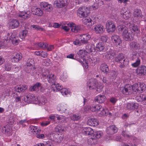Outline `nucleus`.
Masks as SVG:
<instances>
[{"instance_id":"f257e3e1","label":"nucleus","mask_w":146,"mask_h":146,"mask_svg":"<svg viewBox=\"0 0 146 146\" xmlns=\"http://www.w3.org/2000/svg\"><path fill=\"white\" fill-rule=\"evenodd\" d=\"M98 79L91 78L89 79L87 83V88L90 90L96 89L98 92H101L103 88V85L101 82H99Z\"/></svg>"},{"instance_id":"603ef678","label":"nucleus","mask_w":146,"mask_h":146,"mask_svg":"<svg viewBox=\"0 0 146 146\" xmlns=\"http://www.w3.org/2000/svg\"><path fill=\"white\" fill-rule=\"evenodd\" d=\"M36 45L40 48H45L47 47V44L44 42L37 43Z\"/></svg>"},{"instance_id":"473e14b6","label":"nucleus","mask_w":146,"mask_h":146,"mask_svg":"<svg viewBox=\"0 0 146 146\" xmlns=\"http://www.w3.org/2000/svg\"><path fill=\"white\" fill-rule=\"evenodd\" d=\"M100 69L102 72L106 74H107L109 71L108 66L105 63H103L101 64Z\"/></svg>"},{"instance_id":"49530a36","label":"nucleus","mask_w":146,"mask_h":146,"mask_svg":"<svg viewBox=\"0 0 146 146\" xmlns=\"http://www.w3.org/2000/svg\"><path fill=\"white\" fill-rule=\"evenodd\" d=\"M16 38V35L15 33H8L7 35V39H5V40H7L9 39L11 41L12 39H13Z\"/></svg>"},{"instance_id":"680f3d73","label":"nucleus","mask_w":146,"mask_h":146,"mask_svg":"<svg viewBox=\"0 0 146 146\" xmlns=\"http://www.w3.org/2000/svg\"><path fill=\"white\" fill-rule=\"evenodd\" d=\"M129 61L127 59H125L123 60V65L120 66L121 67H123L124 66H126L128 64Z\"/></svg>"},{"instance_id":"aec40b11","label":"nucleus","mask_w":146,"mask_h":146,"mask_svg":"<svg viewBox=\"0 0 146 146\" xmlns=\"http://www.w3.org/2000/svg\"><path fill=\"white\" fill-rule=\"evenodd\" d=\"M88 108L92 111L98 112L102 109V106L100 104H93L88 106Z\"/></svg>"},{"instance_id":"ea45409f","label":"nucleus","mask_w":146,"mask_h":146,"mask_svg":"<svg viewBox=\"0 0 146 146\" xmlns=\"http://www.w3.org/2000/svg\"><path fill=\"white\" fill-rule=\"evenodd\" d=\"M41 89L42 87L41 86V84L40 83H37L35 84L33 86L30 87V90L31 91H38L40 88Z\"/></svg>"},{"instance_id":"e2e57ef3","label":"nucleus","mask_w":146,"mask_h":146,"mask_svg":"<svg viewBox=\"0 0 146 146\" xmlns=\"http://www.w3.org/2000/svg\"><path fill=\"white\" fill-rule=\"evenodd\" d=\"M21 85H19L16 86L15 87V90L18 92H22V88H21Z\"/></svg>"},{"instance_id":"0eeeda50","label":"nucleus","mask_w":146,"mask_h":146,"mask_svg":"<svg viewBox=\"0 0 146 146\" xmlns=\"http://www.w3.org/2000/svg\"><path fill=\"white\" fill-rule=\"evenodd\" d=\"M133 15L134 17V22H139L141 21L145 20V19L143 18V16L142 15V12L140 9H135L133 11Z\"/></svg>"},{"instance_id":"ddd939ff","label":"nucleus","mask_w":146,"mask_h":146,"mask_svg":"<svg viewBox=\"0 0 146 146\" xmlns=\"http://www.w3.org/2000/svg\"><path fill=\"white\" fill-rule=\"evenodd\" d=\"M2 132L7 136L12 135V126L11 125L7 124L5 126L3 127L1 130Z\"/></svg>"},{"instance_id":"0e129e2a","label":"nucleus","mask_w":146,"mask_h":146,"mask_svg":"<svg viewBox=\"0 0 146 146\" xmlns=\"http://www.w3.org/2000/svg\"><path fill=\"white\" fill-rule=\"evenodd\" d=\"M143 94H141L139 96H137L136 97V99L138 102H141L143 101Z\"/></svg>"},{"instance_id":"6ab92c4d","label":"nucleus","mask_w":146,"mask_h":146,"mask_svg":"<svg viewBox=\"0 0 146 146\" xmlns=\"http://www.w3.org/2000/svg\"><path fill=\"white\" fill-rule=\"evenodd\" d=\"M27 100L33 103L36 104L38 99L37 96H35L34 94H29L26 96Z\"/></svg>"},{"instance_id":"9b49d317","label":"nucleus","mask_w":146,"mask_h":146,"mask_svg":"<svg viewBox=\"0 0 146 146\" xmlns=\"http://www.w3.org/2000/svg\"><path fill=\"white\" fill-rule=\"evenodd\" d=\"M93 27V30L96 34H102L105 31L104 28L101 24L96 25L94 26Z\"/></svg>"},{"instance_id":"4be33fe9","label":"nucleus","mask_w":146,"mask_h":146,"mask_svg":"<svg viewBox=\"0 0 146 146\" xmlns=\"http://www.w3.org/2000/svg\"><path fill=\"white\" fill-rule=\"evenodd\" d=\"M32 12L33 15L38 16H41L43 14V12L40 8L36 7H33L32 8Z\"/></svg>"},{"instance_id":"393cba45","label":"nucleus","mask_w":146,"mask_h":146,"mask_svg":"<svg viewBox=\"0 0 146 146\" xmlns=\"http://www.w3.org/2000/svg\"><path fill=\"white\" fill-rule=\"evenodd\" d=\"M82 132L84 135H93L94 131L89 127H84L82 128Z\"/></svg>"},{"instance_id":"2f4dec72","label":"nucleus","mask_w":146,"mask_h":146,"mask_svg":"<svg viewBox=\"0 0 146 146\" xmlns=\"http://www.w3.org/2000/svg\"><path fill=\"white\" fill-rule=\"evenodd\" d=\"M87 123L88 125L93 126H97L99 124L98 120L94 118L88 119L87 121Z\"/></svg>"},{"instance_id":"a878e982","label":"nucleus","mask_w":146,"mask_h":146,"mask_svg":"<svg viewBox=\"0 0 146 146\" xmlns=\"http://www.w3.org/2000/svg\"><path fill=\"white\" fill-rule=\"evenodd\" d=\"M129 28L134 34L138 35L140 33V31L138 27L133 24L130 23L129 25Z\"/></svg>"},{"instance_id":"4c0bfd02","label":"nucleus","mask_w":146,"mask_h":146,"mask_svg":"<svg viewBox=\"0 0 146 146\" xmlns=\"http://www.w3.org/2000/svg\"><path fill=\"white\" fill-rule=\"evenodd\" d=\"M138 85L139 92H143L145 90L146 88V85L144 83H138Z\"/></svg>"},{"instance_id":"8fccbe9b","label":"nucleus","mask_w":146,"mask_h":146,"mask_svg":"<svg viewBox=\"0 0 146 146\" xmlns=\"http://www.w3.org/2000/svg\"><path fill=\"white\" fill-rule=\"evenodd\" d=\"M138 85L137 84H135L131 86L132 90L135 92H139Z\"/></svg>"},{"instance_id":"5701e85b","label":"nucleus","mask_w":146,"mask_h":146,"mask_svg":"<svg viewBox=\"0 0 146 146\" xmlns=\"http://www.w3.org/2000/svg\"><path fill=\"white\" fill-rule=\"evenodd\" d=\"M68 25L70 26L71 28V31L74 33H77L80 31L81 29V26L79 25H76L75 24L73 23H70Z\"/></svg>"},{"instance_id":"a211bd4d","label":"nucleus","mask_w":146,"mask_h":146,"mask_svg":"<svg viewBox=\"0 0 146 146\" xmlns=\"http://www.w3.org/2000/svg\"><path fill=\"white\" fill-rule=\"evenodd\" d=\"M130 46L131 48L134 49H138L139 50L138 53H140V52H144V50L140 48V45L138 43L134 42H132L130 44Z\"/></svg>"},{"instance_id":"79ce46f5","label":"nucleus","mask_w":146,"mask_h":146,"mask_svg":"<svg viewBox=\"0 0 146 146\" xmlns=\"http://www.w3.org/2000/svg\"><path fill=\"white\" fill-rule=\"evenodd\" d=\"M56 117L57 120H58L59 122L62 123L65 122L66 121V118L64 116L62 115H58L56 114Z\"/></svg>"},{"instance_id":"c9c22d12","label":"nucleus","mask_w":146,"mask_h":146,"mask_svg":"<svg viewBox=\"0 0 146 146\" xmlns=\"http://www.w3.org/2000/svg\"><path fill=\"white\" fill-rule=\"evenodd\" d=\"M96 48L98 51H103L105 48L104 44L102 42H99L96 44Z\"/></svg>"},{"instance_id":"c756f323","label":"nucleus","mask_w":146,"mask_h":146,"mask_svg":"<svg viewBox=\"0 0 146 146\" xmlns=\"http://www.w3.org/2000/svg\"><path fill=\"white\" fill-rule=\"evenodd\" d=\"M83 22L89 28L95 24V21H93L90 18H88L83 19Z\"/></svg>"},{"instance_id":"864d4df0","label":"nucleus","mask_w":146,"mask_h":146,"mask_svg":"<svg viewBox=\"0 0 146 146\" xmlns=\"http://www.w3.org/2000/svg\"><path fill=\"white\" fill-rule=\"evenodd\" d=\"M70 23L67 24L66 25H63L62 24L60 25L61 26V28H62L65 31H68L70 29L69 27L70 26L68 25V24Z\"/></svg>"},{"instance_id":"7ed1b4c3","label":"nucleus","mask_w":146,"mask_h":146,"mask_svg":"<svg viewBox=\"0 0 146 146\" xmlns=\"http://www.w3.org/2000/svg\"><path fill=\"white\" fill-rule=\"evenodd\" d=\"M78 37V38L73 42L75 45H80L81 43H87L91 38L90 35L88 33L79 35Z\"/></svg>"},{"instance_id":"4d7b16f0","label":"nucleus","mask_w":146,"mask_h":146,"mask_svg":"<svg viewBox=\"0 0 146 146\" xmlns=\"http://www.w3.org/2000/svg\"><path fill=\"white\" fill-rule=\"evenodd\" d=\"M27 121L26 119L22 120L20 121L19 122H17V124L19 125H21L23 127L25 126L24 123L27 122Z\"/></svg>"},{"instance_id":"f8f14e48","label":"nucleus","mask_w":146,"mask_h":146,"mask_svg":"<svg viewBox=\"0 0 146 146\" xmlns=\"http://www.w3.org/2000/svg\"><path fill=\"white\" fill-rule=\"evenodd\" d=\"M136 73L139 76L146 75V66L141 65L135 70Z\"/></svg>"},{"instance_id":"7c9ffc66","label":"nucleus","mask_w":146,"mask_h":146,"mask_svg":"<svg viewBox=\"0 0 146 146\" xmlns=\"http://www.w3.org/2000/svg\"><path fill=\"white\" fill-rule=\"evenodd\" d=\"M118 130L117 128L114 125H112L108 127L106 130L108 134H113L116 133Z\"/></svg>"},{"instance_id":"f704fd0d","label":"nucleus","mask_w":146,"mask_h":146,"mask_svg":"<svg viewBox=\"0 0 146 146\" xmlns=\"http://www.w3.org/2000/svg\"><path fill=\"white\" fill-rule=\"evenodd\" d=\"M40 5L41 7L48 11H49L51 8L52 9L51 5L45 2L41 3Z\"/></svg>"},{"instance_id":"37998d69","label":"nucleus","mask_w":146,"mask_h":146,"mask_svg":"<svg viewBox=\"0 0 146 146\" xmlns=\"http://www.w3.org/2000/svg\"><path fill=\"white\" fill-rule=\"evenodd\" d=\"M80 118L81 115L78 113L73 114L70 116L71 119L74 121H78Z\"/></svg>"},{"instance_id":"6e6552de","label":"nucleus","mask_w":146,"mask_h":146,"mask_svg":"<svg viewBox=\"0 0 146 146\" xmlns=\"http://www.w3.org/2000/svg\"><path fill=\"white\" fill-rule=\"evenodd\" d=\"M103 134L102 131H98L94 132L92 135L93 138H91L88 140V144L91 145H93L95 143L94 142V139H99L102 136Z\"/></svg>"},{"instance_id":"de8ad7c7","label":"nucleus","mask_w":146,"mask_h":146,"mask_svg":"<svg viewBox=\"0 0 146 146\" xmlns=\"http://www.w3.org/2000/svg\"><path fill=\"white\" fill-rule=\"evenodd\" d=\"M124 58V56L123 54H118L117 56L115 58L114 60L116 62H118L120 61Z\"/></svg>"},{"instance_id":"09e8293b","label":"nucleus","mask_w":146,"mask_h":146,"mask_svg":"<svg viewBox=\"0 0 146 146\" xmlns=\"http://www.w3.org/2000/svg\"><path fill=\"white\" fill-rule=\"evenodd\" d=\"M31 28H33V29L36 30L38 31H43L44 29L40 27V26L35 25H32L31 26Z\"/></svg>"},{"instance_id":"a19ab883","label":"nucleus","mask_w":146,"mask_h":146,"mask_svg":"<svg viewBox=\"0 0 146 146\" xmlns=\"http://www.w3.org/2000/svg\"><path fill=\"white\" fill-rule=\"evenodd\" d=\"M99 112H100L99 113L98 115L100 116H102L107 115L108 111V110L104 109L102 107V109H100Z\"/></svg>"},{"instance_id":"cd10ccee","label":"nucleus","mask_w":146,"mask_h":146,"mask_svg":"<svg viewBox=\"0 0 146 146\" xmlns=\"http://www.w3.org/2000/svg\"><path fill=\"white\" fill-rule=\"evenodd\" d=\"M30 15V12L29 11H21L18 15L19 17L24 20L29 18Z\"/></svg>"},{"instance_id":"5fc2aeb1","label":"nucleus","mask_w":146,"mask_h":146,"mask_svg":"<svg viewBox=\"0 0 146 146\" xmlns=\"http://www.w3.org/2000/svg\"><path fill=\"white\" fill-rule=\"evenodd\" d=\"M69 91L68 89L66 88H63L61 91L62 94L64 96H66L69 93Z\"/></svg>"},{"instance_id":"2eb2a0df","label":"nucleus","mask_w":146,"mask_h":146,"mask_svg":"<svg viewBox=\"0 0 146 146\" xmlns=\"http://www.w3.org/2000/svg\"><path fill=\"white\" fill-rule=\"evenodd\" d=\"M43 74L44 76L47 77L49 82L54 83L55 82L56 78L54 74H51L48 71H46V74Z\"/></svg>"},{"instance_id":"1a4fd4ad","label":"nucleus","mask_w":146,"mask_h":146,"mask_svg":"<svg viewBox=\"0 0 146 146\" xmlns=\"http://www.w3.org/2000/svg\"><path fill=\"white\" fill-rule=\"evenodd\" d=\"M106 28L107 32L112 33L115 31L116 27L112 21H108L106 24Z\"/></svg>"},{"instance_id":"4468645a","label":"nucleus","mask_w":146,"mask_h":146,"mask_svg":"<svg viewBox=\"0 0 146 146\" xmlns=\"http://www.w3.org/2000/svg\"><path fill=\"white\" fill-rule=\"evenodd\" d=\"M111 39L113 43L116 46L120 45L121 44V40L119 36L113 35L111 36Z\"/></svg>"},{"instance_id":"c85d7f7f","label":"nucleus","mask_w":146,"mask_h":146,"mask_svg":"<svg viewBox=\"0 0 146 146\" xmlns=\"http://www.w3.org/2000/svg\"><path fill=\"white\" fill-rule=\"evenodd\" d=\"M9 25L10 28L14 29L18 27L19 25V23L17 20L13 19L11 20L9 22Z\"/></svg>"},{"instance_id":"58836bf2","label":"nucleus","mask_w":146,"mask_h":146,"mask_svg":"<svg viewBox=\"0 0 146 146\" xmlns=\"http://www.w3.org/2000/svg\"><path fill=\"white\" fill-rule=\"evenodd\" d=\"M54 5L55 7L57 8H59L62 6H64L65 5V3H63L62 1L57 0L54 1Z\"/></svg>"},{"instance_id":"052dcab7","label":"nucleus","mask_w":146,"mask_h":146,"mask_svg":"<svg viewBox=\"0 0 146 146\" xmlns=\"http://www.w3.org/2000/svg\"><path fill=\"white\" fill-rule=\"evenodd\" d=\"M11 42L13 44L17 45L18 44L19 42V40L18 39H17V38H16L12 39Z\"/></svg>"},{"instance_id":"9d476101","label":"nucleus","mask_w":146,"mask_h":146,"mask_svg":"<svg viewBox=\"0 0 146 146\" xmlns=\"http://www.w3.org/2000/svg\"><path fill=\"white\" fill-rule=\"evenodd\" d=\"M120 13L122 17L126 20L129 19L131 16L130 11L125 7L121 9Z\"/></svg>"},{"instance_id":"c03bdc74","label":"nucleus","mask_w":146,"mask_h":146,"mask_svg":"<svg viewBox=\"0 0 146 146\" xmlns=\"http://www.w3.org/2000/svg\"><path fill=\"white\" fill-rule=\"evenodd\" d=\"M28 35V31L27 30H25L20 32L19 36L21 38L23 39Z\"/></svg>"},{"instance_id":"39448f33","label":"nucleus","mask_w":146,"mask_h":146,"mask_svg":"<svg viewBox=\"0 0 146 146\" xmlns=\"http://www.w3.org/2000/svg\"><path fill=\"white\" fill-rule=\"evenodd\" d=\"M141 58L140 53H138L136 51L134 52L131 56V58L132 60L135 61V62L131 64V66L134 68H136L139 66L140 64Z\"/></svg>"},{"instance_id":"e433bc0d","label":"nucleus","mask_w":146,"mask_h":146,"mask_svg":"<svg viewBox=\"0 0 146 146\" xmlns=\"http://www.w3.org/2000/svg\"><path fill=\"white\" fill-rule=\"evenodd\" d=\"M106 100V97L103 95H98L95 98L96 101L99 103H103Z\"/></svg>"},{"instance_id":"13d9d810","label":"nucleus","mask_w":146,"mask_h":146,"mask_svg":"<svg viewBox=\"0 0 146 146\" xmlns=\"http://www.w3.org/2000/svg\"><path fill=\"white\" fill-rule=\"evenodd\" d=\"M50 123V121H44L41 123V125L42 127L46 126L49 125Z\"/></svg>"},{"instance_id":"69168bd1","label":"nucleus","mask_w":146,"mask_h":146,"mask_svg":"<svg viewBox=\"0 0 146 146\" xmlns=\"http://www.w3.org/2000/svg\"><path fill=\"white\" fill-rule=\"evenodd\" d=\"M48 55V54L46 52H44L42 51L41 52L40 56L43 58L46 57Z\"/></svg>"},{"instance_id":"774afa93","label":"nucleus","mask_w":146,"mask_h":146,"mask_svg":"<svg viewBox=\"0 0 146 146\" xmlns=\"http://www.w3.org/2000/svg\"><path fill=\"white\" fill-rule=\"evenodd\" d=\"M60 79L63 82H65L67 80V76L64 75H62L60 76Z\"/></svg>"},{"instance_id":"f3484780","label":"nucleus","mask_w":146,"mask_h":146,"mask_svg":"<svg viewBox=\"0 0 146 146\" xmlns=\"http://www.w3.org/2000/svg\"><path fill=\"white\" fill-rule=\"evenodd\" d=\"M22 57L21 54L15 53L13 54L11 57V59L12 62H17L21 60Z\"/></svg>"},{"instance_id":"20e7f679","label":"nucleus","mask_w":146,"mask_h":146,"mask_svg":"<svg viewBox=\"0 0 146 146\" xmlns=\"http://www.w3.org/2000/svg\"><path fill=\"white\" fill-rule=\"evenodd\" d=\"M86 52L84 50L81 49L77 52V54L80 57L78 58L77 60L84 67L86 68L88 67V64L84 58L86 55Z\"/></svg>"},{"instance_id":"a18cd8bd","label":"nucleus","mask_w":146,"mask_h":146,"mask_svg":"<svg viewBox=\"0 0 146 146\" xmlns=\"http://www.w3.org/2000/svg\"><path fill=\"white\" fill-rule=\"evenodd\" d=\"M52 87L53 88H55L56 91H59L62 89V86L60 85V84L57 83L55 82L52 85Z\"/></svg>"},{"instance_id":"338daca9","label":"nucleus","mask_w":146,"mask_h":146,"mask_svg":"<svg viewBox=\"0 0 146 146\" xmlns=\"http://www.w3.org/2000/svg\"><path fill=\"white\" fill-rule=\"evenodd\" d=\"M108 38V37L106 35L102 36L101 37V40L104 42H106Z\"/></svg>"},{"instance_id":"b1692460","label":"nucleus","mask_w":146,"mask_h":146,"mask_svg":"<svg viewBox=\"0 0 146 146\" xmlns=\"http://www.w3.org/2000/svg\"><path fill=\"white\" fill-rule=\"evenodd\" d=\"M30 133L33 135H36L39 133L40 130L37 127L33 125H30L29 128Z\"/></svg>"},{"instance_id":"412c9836","label":"nucleus","mask_w":146,"mask_h":146,"mask_svg":"<svg viewBox=\"0 0 146 146\" xmlns=\"http://www.w3.org/2000/svg\"><path fill=\"white\" fill-rule=\"evenodd\" d=\"M131 86L129 84L125 86L122 90L123 93L125 95L131 94L132 92Z\"/></svg>"},{"instance_id":"6e6d98bb","label":"nucleus","mask_w":146,"mask_h":146,"mask_svg":"<svg viewBox=\"0 0 146 146\" xmlns=\"http://www.w3.org/2000/svg\"><path fill=\"white\" fill-rule=\"evenodd\" d=\"M121 135L126 138L129 137L130 136V134L126 131H122L121 133Z\"/></svg>"},{"instance_id":"dca6fc26","label":"nucleus","mask_w":146,"mask_h":146,"mask_svg":"<svg viewBox=\"0 0 146 146\" xmlns=\"http://www.w3.org/2000/svg\"><path fill=\"white\" fill-rule=\"evenodd\" d=\"M68 107L66 104H60L57 106V110L61 113H67Z\"/></svg>"},{"instance_id":"423d86ee","label":"nucleus","mask_w":146,"mask_h":146,"mask_svg":"<svg viewBox=\"0 0 146 146\" xmlns=\"http://www.w3.org/2000/svg\"><path fill=\"white\" fill-rule=\"evenodd\" d=\"M90 13L89 8L86 6L80 7L77 10V15L81 18L87 17Z\"/></svg>"},{"instance_id":"f03ea898","label":"nucleus","mask_w":146,"mask_h":146,"mask_svg":"<svg viewBox=\"0 0 146 146\" xmlns=\"http://www.w3.org/2000/svg\"><path fill=\"white\" fill-rule=\"evenodd\" d=\"M117 28L119 32L123 31L122 35L125 40L129 41L133 39L134 36L133 33L131 31L128 30L125 25H120L117 26Z\"/></svg>"},{"instance_id":"bb28decb","label":"nucleus","mask_w":146,"mask_h":146,"mask_svg":"<svg viewBox=\"0 0 146 146\" xmlns=\"http://www.w3.org/2000/svg\"><path fill=\"white\" fill-rule=\"evenodd\" d=\"M139 106V104L137 103L134 102L128 103L127 105V108L129 110H135L137 109Z\"/></svg>"},{"instance_id":"3c124183","label":"nucleus","mask_w":146,"mask_h":146,"mask_svg":"<svg viewBox=\"0 0 146 146\" xmlns=\"http://www.w3.org/2000/svg\"><path fill=\"white\" fill-rule=\"evenodd\" d=\"M37 103L40 106L45 105L47 102V100L46 99L44 98L41 100L40 101H37Z\"/></svg>"},{"instance_id":"bf43d9fd","label":"nucleus","mask_w":146,"mask_h":146,"mask_svg":"<svg viewBox=\"0 0 146 146\" xmlns=\"http://www.w3.org/2000/svg\"><path fill=\"white\" fill-rule=\"evenodd\" d=\"M5 70L7 71H9L11 70V66L9 64H6L5 66Z\"/></svg>"},{"instance_id":"72a5a7b5","label":"nucleus","mask_w":146,"mask_h":146,"mask_svg":"<svg viewBox=\"0 0 146 146\" xmlns=\"http://www.w3.org/2000/svg\"><path fill=\"white\" fill-rule=\"evenodd\" d=\"M86 52H94L96 51L95 46L93 44H88L86 46Z\"/></svg>"}]
</instances>
